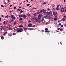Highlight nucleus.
I'll use <instances>...</instances> for the list:
<instances>
[{
    "label": "nucleus",
    "mask_w": 66,
    "mask_h": 66,
    "mask_svg": "<svg viewBox=\"0 0 66 66\" xmlns=\"http://www.w3.org/2000/svg\"><path fill=\"white\" fill-rule=\"evenodd\" d=\"M15 33H13V35H15Z\"/></svg>",
    "instance_id": "nucleus-46"
},
{
    "label": "nucleus",
    "mask_w": 66,
    "mask_h": 66,
    "mask_svg": "<svg viewBox=\"0 0 66 66\" xmlns=\"http://www.w3.org/2000/svg\"><path fill=\"white\" fill-rule=\"evenodd\" d=\"M59 26H61V23H59Z\"/></svg>",
    "instance_id": "nucleus-50"
},
{
    "label": "nucleus",
    "mask_w": 66,
    "mask_h": 66,
    "mask_svg": "<svg viewBox=\"0 0 66 66\" xmlns=\"http://www.w3.org/2000/svg\"><path fill=\"white\" fill-rule=\"evenodd\" d=\"M44 20V18H43V19H42V21H43Z\"/></svg>",
    "instance_id": "nucleus-48"
},
{
    "label": "nucleus",
    "mask_w": 66,
    "mask_h": 66,
    "mask_svg": "<svg viewBox=\"0 0 66 66\" xmlns=\"http://www.w3.org/2000/svg\"><path fill=\"white\" fill-rule=\"evenodd\" d=\"M23 12V11H22V10H21V11H20V13H22Z\"/></svg>",
    "instance_id": "nucleus-29"
},
{
    "label": "nucleus",
    "mask_w": 66,
    "mask_h": 66,
    "mask_svg": "<svg viewBox=\"0 0 66 66\" xmlns=\"http://www.w3.org/2000/svg\"><path fill=\"white\" fill-rule=\"evenodd\" d=\"M44 18H45V19H47V16H44Z\"/></svg>",
    "instance_id": "nucleus-23"
},
{
    "label": "nucleus",
    "mask_w": 66,
    "mask_h": 66,
    "mask_svg": "<svg viewBox=\"0 0 66 66\" xmlns=\"http://www.w3.org/2000/svg\"><path fill=\"white\" fill-rule=\"evenodd\" d=\"M65 2H66V0H64V3H65Z\"/></svg>",
    "instance_id": "nucleus-61"
},
{
    "label": "nucleus",
    "mask_w": 66,
    "mask_h": 66,
    "mask_svg": "<svg viewBox=\"0 0 66 66\" xmlns=\"http://www.w3.org/2000/svg\"><path fill=\"white\" fill-rule=\"evenodd\" d=\"M4 39V37L3 36H2V37H1V39L2 40H3Z\"/></svg>",
    "instance_id": "nucleus-13"
},
{
    "label": "nucleus",
    "mask_w": 66,
    "mask_h": 66,
    "mask_svg": "<svg viewBox=\"0 0 66 66\" xmlns=\"http://www.w3.org/2000/svg\"><path fill=\"white\" fill-rule=\"evenodd\" d=\"M35 20L36 22H37L38 21V18H35Z\"/></svg>",
    "instance_id": "nucleus-6"
},
{
    "label": "nucleus",
    "mask_w": 66,
    "mask_h": 66,
    "mask_svg": "<svg viewBox=\"0 0 66 66\" xmlns=\"http://www.w3.org/2000/svg\"><path fill=\"white\" fill-rule=\"evenodd\" d=\"M38 18L39 20H40V18L39 17H38Z\"/></svg>",
    "instance_id": "nucleus-47"
},
{
    "label": "nucleus",
    "mask_w": 66,
    "mask_h": 66,
    "mask_svg": "<svg viewBox=\"0 0 66 66\" xmlns=\"http://www.w3.org/2000/svg\"><path fill=\"white\" fill-rule=\"evenodd\" d=\"M61 27H63V25H61Z\"/></svg>",
    "instance_id": "nucleus-51"
},
{
    "label": "nucleus",
    "mask_w": 66,
    "mask_h": 66,
    "mask_svg": "<svg viewBox=\"0 0 66 66\" xmlns=\"http://www.w3.org/2000/svg\"><path fill=\"white\" fill-rule=\"evenodd\" d=\"M46 3L45 2H44V3H43V4L44 5V4H45Z\"/></svg>",
    "instance_id": "nucleus-45"
},
{
    "label": "nucleus",
    "mask_w": 66,
    "mask_h": 66,
    "mask_svg": "<svg viewBox=\"0 0 66 66\" xmlns=\"http://www.w3.org/2000/svg\"><path fill=\"white\" fill-rule=\"evenodd\" d=\"M14 15H12L11 16V19H12L14 17Z\"/></svg>",
    "instance_id": "nucleus-14"
},
{
    "label": "nucleus",
    "mask_w": 66,
    "mask_h": 66,
    "mask_svg": "<svg viewBox=\"0 0 66 66\" xmlns=\"http://www.w3.org/2000/svg\"><path fill=\"white\" fill-rule=\"evenodd\" d=\"M54 6L55 5H52V7H54Z\"/></svg>",
    "instance_id": "nucleus-44"
},
{
    "label": "nucleus",
    "mask_w": 66,
    "mask_h": 66,
    "mask_svg": "<svg viewBox=\"0 0 66 66\" xmlns=\"http://www.w3.org/2000/svg\"><path fill=\"white\" fill-rule=\"evenodd\" d=\"M9 3H10V1L9 0H7Z\"/></svg>",
    "instance_id": "nucleus-57"
},
{
    "label": "nucleus",
    "mask_w": 66,
    "mask_h": 66,
    "mask_svg": "<svg viewBox=\"0 0 66 66\" xmlns=\"http://www.w3.org/2000/svg\"><path fill=\"white\" fill-rule=\"evenodd\" d=\"M23 29L21 28H19L17 29V30H16V31L18 32H22Z\"/></svg>",
    "instance_id": "nucleus-1"
},
{
    "label": "nucleus",
    "mask_w": 66,
    "mask_h": 66,
    "mask_svg": "<svg viewBox=\"0 0 66 66\" xmlns=\"http://www.w3.org/2000/svg\"><path fill=\"white\" fill-rule=\"evenodd\" d=\"M16 24H17V22L16 21L14 22V26Z\"/></svg>",
    "instance_id": "nucleus-12"
},
{
    "label": "nucleus",
    "mask_w": 66,
    "mask_h": 66,
    "mask_svg": "<svg viewBox=\"0 0 66 66\" xmlns=\"http://www.w3.org/2000/svg\"><path fill=\"white\" fill-rule=\"evenodd\" d=\"M27 16H31V15H30L29 13H28L27 14Z\"/></svg>",
    "instance_id": "nucleus-19"
},
{
    "label": "nucleus",
    "mask_w": 66,
    "mask_h": 66,
    "mask_svg": "<svg viewBox=\"0 0 66 66\" xmlns=\"http://www.w3.org/2000/svg\"><path fill=\"white\" fill-rule=\"evenodd\" d=\"M16 7H14L13 9H16Z\"/></svg>",
    "instance_id": "nucleus-59"
},
{
    "label": "nucleus",
    "mask_w": 66,
    "mask_h": 66,
    "mask_svg": "<svg viewBox=\"0 0 66 66\" xmlns=\"http://www.w3.org/2000/svg\"><path fill=\"white\" fill-rule=\"evenodd\" d=\"M60 29V28H57V30H59Z\"/></svg>",
    "instance_id": "nucleus-60"
},
{
    "label": "nucleus",
    "mask_w": 66,
    "mask_h": 66,
    "mask_svg": "<svg viewBox=\"0 0 66 66\" xmlns=\"http://www.w3.org/2000/svg\"><path fill=\"white\" fill-rule=\"evenodd\" d=\"M23 15H19V18H20L23 17Z\"/></svg>",
    "instance_id": "nucleus-7"
},
{
    "label": "nucleus",
    "mask_w": 66,
    "mask_h": 66,
    "mask_svg": "<svg viewBox=\"0 0 66 66\" xmlns=\"http://www.w3.org/2000/svg\"><path fill=\"white\" fill-rule=\"evenodd\" d=\"M56 9L57 10V11H58L59 10V9L58 8H57V7H56Z\"/></svg>",
    "instance_id": "nucleus-21"
},
{
    "label": "nucleus",
    "mask_w": 66,
    "mask_h": 66,
    "mask_svg": "<svg viewBox=\"0 0 66 66\" xmlns=\"http://www.w3.org/2000/svg\"><path fill=\"white\" fill-rule=\"evenodd\" d=\"M44 15H46V16H47L48 15V13H47H47L45 12V13H44Z\"/></svg>",
    "instance_id": "nucleus-11"
},
{
    "label": "nucleus",
    "mask_w": 66,
    "mask_h": 66,
    "mask_svg": "<svg viewBox=\"0 0 66 66\" xmlns=\"http://www.w3.org/2000/svg\"><path fill=\"white\" fill-rule=\"evenodd\" d=\"M19 27H23V26L22 25H20L19 26Z\"/></svg>",
    "instance_id": "nucleus-37"
},
{
    "label": "nucleus",
    "mask_w": 66,
    "mask_h": 66,
    "mask_svg": "<svg viewBox=\"0 0 66 66\" xmlns=\"http://www.w3.org/2000/svg\"><path fill=\"white\" fill-rule=\"evenodd\" d=\"M55 18H57V16H55Z\"/></svg>",
    "instance_id": "nucleus-54"
},
{
    "label": "nucleus",
    "mask_w": 66,
    "mask_h": 66,
    "mask_svg": "<svg viewBox=\"0 0 66 66\" xmlns=\"http://www.w3.org/2000/svg\"><path fill=\"white\" fill-rule=\"evenodd\" d=\"M48 17V18H49V19H51V17L50 16H49Z\"/></svg>",
    "instance_id": "nucleus-49"
},
{
    "label": "nucleus",
    "mask_w": 66,
    "mask_h": 66,
    "mask_svg": "<svg viewBox=\"0 0 66 66\" xmlns=\"http://www.w3.org/2000/svg\"><path fill=\"white\" fill-rule=\"evenodd\" d=\"M7 27L6 26L4 25V27Z\"/></svg>",
    "instance_id": "nucleus-55"
},
{
    "label": "nucleus",
    "mask_w": 66,
    "mask_h": 66,
    "mask_svg": "<svg viewBox=\"0 0 66 66\" xmlns=\"http://www.w3.org/2000/svg\"><path fill=\"white\" fill-rule=\"evenodd\" d=\"M42 16V14H39L38 15V17H41Z\"/></svg>",
    "instance_id": "nucleus-18"
},
{
    "label": "nucleus",
    "mask_w": 66,
    "mask_h": 66,
    "mask_svg": "<svg viewBox=\"0 0 66 66\" xmlns=\"http://www.w3.org/2000/svg\"><path fill=\"white\" fill-rule=\"evenodd\" d=\"M47 10H48V11H49L50 10V9L48 8L47 9Z\"/></svg>",
    "instance_id": "nucleus-56"
},
{
    "label": "nucleus",
    "mask_w": 66,
    "mask_h": 66,
    "mask_svg": "<svg viewBox=\"0 0 66 66\" xmlns=\"http://www.w3.org/2000/svg\"><path fill=\"white\" fill-rule=\"evenodd\" d=\"M38 23H40L42 21L41 20H38Z\"/></svg>",
    "instance_id": "nucleus-17"
},
{
    "label": "nucleus",
    "mask_w": 66,
    "mask_h": 66,
    "mask_svg": "<svg viewBox=\"0 0 66 66\" xmlns=\"http://www.w3.org/2000/svg\"><path fill=\"white\" fill-rule=\"evenodd\" d=\"M30 5L29 4H27V6H29Z\"/></svg>",
    "instance_id": "nucleus-58"
},
{
    "label": "nucleus",
    "mask_w": 66,
    "mask_h": 66,
    "mask_svg": "<svg viewBox=\"0 0 66 66\" xmlns=\"http://www.w3.org/2000/svg\"><path fill=\"white\" fill-rule=\"evenodd\" d=\"M34 16H36L37 15V13H35L34 14Z\"/></svg>",
    "instance_id": "nucleus-15"
},
{
    "label": "nucleus",
    "mask_w": 66,
    "mask_h": 66,
    "mask_svg": "<svg viewBox=\"0 0 66 66\" xmlns=\"http://www.w3.org/2000/svg\"><path fill=\"white\" fill-rule=\"evenodd\" d=\"M62 20L63 21H65V19H64V18H63L62 19Z\"/></svg>",
    "instance_id": "nucleus-40"
},
{
    "label": "nucleus",
    "mask_w": 66,
    "mask_h": 66,
    "mask_svg": "<svg viewBox=\"0 0 66 66\" xmlns=\"http://www.w3.org/2000/svg\"><path fill=\"white\" fill-rule=\"evenodd\" d=\"M5 22H6V21H4V22H3L4 24H5Z\"/></svg>",
    "instance_id": "nucleus-38"
},
{
    "label": "nucleus",
    "mask_w": 66,
    "mask_h": 66,
    "mask_svg": "<svg viewBox=\"0 0 66 66\" xmlns=\"http://www.w3.org/2000/svg\"><path fill=\"white\" fill-rule=\"evenodd\" d=\"M48 15V16H51L52 15V12L51 11H50L49 12H47Z\"/></svg>",
    "instance_id": "nucleus-2"
},
{
    "label": "nucleus",
    "mask_w": 66,
    "mask_h": 66,
    "mask_svg": "<svg viewBox=\"0 0 66 66\" xmlns=\"http://www.w3.org/2000/svg\"><path fill=\"white\" fill-rule=\"evenodd\" d=\"M13 19H16L15 17H13L12 18Z\"/></svg>",
    "instance_id": "nucleus-28"
},
{
    "label": "nucleus",
    "mask_w": 66,
    "mask_h": 66,
    "mask_svg": "<svg viewBox=\"0 0 66 66\" xmlns=\"http://www.w3.org/2000/svg\"><path fill=\"white\" fill-rule=\"evenodd\" d=\"M63 12L64 13H65L66 12V9H65V10L64 11H63Z\"/></svg>",
    "instance_id": "nucleus-41"
},
{
    "label": "nucleus",
    "mask_w": 66,
    "mask_h": 66,
    "mask_svg": "<svg viewBox=\"0 0 66 66\" xmlns=\"http://www.w3.org/2000/svg\"><path fill=\"white\" fill-rule=\"evenodd\" d=\"M34 30V29L33 28H30L29 29V30Z\"/></svg>",
    "instance_id": "nucleus-16"
},
{
    "label": "nucleus",
    "mask_w": 66,
    "mask_h": 66,
    "mask_svg": "<svg viewBox=\"0 0 66 66\" xmlns=\"http://www.w3.org/2000/svg\"><path fill=\"white\" fill-rule=\"evenodd\" d=\"M9 15H7L6 16V17L7 18H9Z\"/></svg>",
    "instance_id": "nucleus-39"
},
{
    "label": "nucleus",
    "mask_w": 66,
    "mask_h": 66,
    "mask_svg": "<svg viewBox=\"0 0 66 66\" xmlns=\"http://www.w3.org/2000/svg\"><path fill=\"white\" fill-rule=\"evenodd\" d=\"M45 30H48V28H45Z\"/></svg>",
    "instance_id": "nucleus-32"
},
{
    "label": "nucleus",
    "mask_w": 66,
    "mask_h": 66,
    "mask_svg": "<svg viewBox=\"0 0 66 66\" xmlns=\"http://www.w3.org/2000/svg\"><path fill=\"white\" fill-rule=\"evenodd\" d=\"M49 32V31L48 30H45V32L46 33V32Z\"/></svg>",
    "instance_id": "nucleus-27"
},
{
    "label": "nucleus",
    "mask_w": 66,
    "mask_h": 66,
    "mask_svg": "<svg viewBox=\"0 0 66 66\" xmlns=\"http://www.w3.org/2000/svg\"><path fill=\"white\" fill-rule=\"evenodd\" d=\"M53 19H54L55 20H56L57 19V18H53Z\"/></svg>",
    "instance_id": "nucleus-30"
},
{
    "label": "nucleus",
    "mask_w": 66,
    "mask_h": 66,
    "mask_svg": "<svg viewBox=\"0 0 66 66\" xmlns=\"http://www.w3.org/2000/svg\"><path fill=\"white\" fill-rule=\"evenodd\" d=\"M35 27V24L34 25L32 26V27Z\"/></svg>",
    "instance_id": "nucleus-31"
},
{
    "label": "nucleus",
    "mask_w": 66,
    "mask_h": 66,
    "mask_svg": "<svg viewBox=\"0 0 66 66\" xmlns=\"http://www.w3.org/2000/svg\"><path fill=\"white\" fill-rule=\"evenodd\" d=\"M4 3L5 4H7V3L6 2H5V1H4Z\"/></svg>",
    "instance_id": "nucleus-52"
},
{
    "label": "nucleus",
    "mask_w": 66,
    "mask_h": 66,
    "mask_svg": "<svg viewBox=\"0 0 66 66\" xmlns=\"http://www.w3.org/2000/svg\"><path fill=\"white\" fill-rule=\"evenodd\" d=\"M7 34V32H5V33H4L3 34V35H6Z\"/></svg>",
    "instance_id": "nucleus-22"
},
{
    "label": "nucleus",
    "mask_w": 66,
    "mask_h": 66,
    "mask_svg": "<svg viewBox=\"0 0 66 66\" xmlns=\"http://www.w3.org/2000/svg\"><path fill=\"white\" fill-rule=\"evenodd\" d=\"M55 15L57 16V12H55Z\"/></svg>",
    "instance_id": "nucleus-24"
},
{
    "label": "nucleus",
    "mask_w": 66,
    "mask_h": 66,
    "mask_svg": "<svg viewBox=\"0 0 66 66\" xmlns=\"http://www.w3.org/2000/svg\"><path fill=\"white\" fill-rule=\"evenodd\" d=\"M28 22H31V21L29 20V21H28Z\"/></svg>",
    "instance_id": "nucleus-43"
},
{
    "label": "nucleus",
    "mask_w": 66,
    "mask_h": 66,
    "mask_svg": "<svg viewBox=\"0 0 66 66\" xmlns=\"http://www.w3.org/2000/svg\"><path fill=\"white\" fill-rule=\"evenodd\" d=\"M1 6L3 7H4L5 6H3V5H1Z\"/></svg>",
    "instance_id": "nucleus-35"
},
{
    "label": "nucleus",
    "mask_w": 66,
    "mask_h": 66,
    "mask_svg": "<svg viewBox=\"0 0 66 66\" xmlns=\"http://www.w3.org/2000/svg\"><path fill=\"white\" fill-rule=\"evenodd\" d=\"M64 8H62L61 9V11L62 12H63L64 11Z\"/></svg>",
    "instance_id": "nucleus-5"
},
{
    "label": "nucleus",
    "mask_w": 66,
    "mask_h": 66,
    "mask_svg": "<svg viewBox=\"0 0 66 66\" xmlns=\"http://www.w3.org/2000/svg\"><path fill=\"white\" fill-rule=\"evenodd\" d=\"M23 15V17H24V19H26V15L25 14H24Z\"/></svg>",
    "instance_id": "nucleus-9"
},
{
    "label": "nucleus",
    "mask_w": 66,
    "mask_h": 66,
    "mask_svg": "<svg viewBox=\"0 0 66 66\" xmlns=\"http://www.w3.org/2000/svg\"><path fill=\"white\" fill-rule=\"evenodd\" d=\"M63 17L64 18L66 19V15H64L63 16Z\"/></svg>",
    "instance_id": "nucleus-33"
},
{
    "label": "nucleus",
    "mask_w": 66,
    "mask_h": 66,
    "mask_svg": "<svg viewBox=\"0 0 66 66\" xmlns=\"http://www.w3.org/2000/svg\"><path fill=\"white\" fill-rule=\"evenodd\" d=\"M53 14L54 15H55V12H53Z\"/></svg>",
    "instance_id": "nucleus-36"
},
{
    "label": "nucleus",
    "mask_w": 66,
    "mask_h": 66,
    "mask_svg": "<svg viewBox=\"0 0 66 66\" xmlns=\"http://www.w3.org/2000/svg\"><path fill=\"white\" fill-rule=\"evenodd\" d=\"M52 10H55V8H53V9H52Z\"/></svg>",
    "instance_id": "nucleus-53"
},
{
    "label": "nucleus",
    "mask_w": 66,
    "mask_h": 66,
    "mask_svg": "<svg viewBox=\"0 0 66 66\" xmlns=\"http://www.w3.org/2000/svg\"><path fill=\"white\" fill-rule=\"evenodd\" d=\"M2 17H3V16H3V15H2Z\"/></svg>",
    "instance_id": "nucleus-64"
},
{
    "label": "nucleus",
    "mask_w": 66,
    "mask_h": 66,
    "mask_svg": "<svg viewBox=\"0 0 66 66\" xmlns=\"http://www.w3.org/2000/svg\"><path fill=\"white\" fill-rule=\"evenodd\" d=\"M32 24H29L28 25V27L29 28H31L32 27Z\"/></svg>",
    "instance_id": "nucleus-4"
},
{
    "label": "nucleus",
    "mask_w": 66,
    "mask_h": 66,
    "mask_svg": "<svg viewBox=\"0 0 66 66\" xmlns=\"http://www.w3.org/2000/svg\"><path fill=\"white\" fill-rule=\"evenodd\" d=\"M64 26L65 27H66V24H64Z\"/></svg>",
    "instance_id": "nucleus-63"
},
{
    "label": "nucleus",
    "mask_w": 66,
    "mask_h": 66,
    "mask_svg": "<svg viewBox=\"0 0 66 66\" xmlns=\"http://www.w3.org/2000/svg\"><path fill=\"white\" fill-rule=\"evenodd\" d=\"M20 10H21L20 9H18L17 11H20Z\"/></svg>",
    "instance_id": "nucleus-26"
},
{
    "label": "nucleus",
    "mask_w": 66,
    "mask_h": 66,
    "mask_svg": "<svg viewBox=\"0 0 66 66\" xmlns=\"http://www.w3.org/2000/svg\"><path fill=\"white\" fill-rule=\"evenodd\" d=\"M9 12H10V13H11L12 12V11H10Z\"/></svg>",
    "instance_id": "nucleus-62"
},
{
    "label": "nucleus",
    "mask_w": 66,
    "mask_h": 66,
    "mask_svg": "<svg viewBox=\"0 0 66 66\" xmlns=\"http://www.w3.org/2000/svg\"><path fill=\"white\" fill-rule=\"evenodd\" d=\"M42 11H43V13H45L46 12V11L45 10H42Z\"/></svg>",
    "instance_id": "nucleus-8"
},
{
    "label": "nucleus",
    "mask_w": 66,
    "mask_h": 66,
    "mask_svg": "<svg viewBox=\"0 0 66 66\" xmlns=\"http://www.w3.org/2000/svg\"><path fill=\"white\" fill-rule=\"evenodd\" d=\"M9 30H10L11 29V28L10 27H9Z\"/></svg>",
    "instance_id": "nucleus-42"
},
{
    "label": "nucleus",
    "mask_w": 66,
    "mask_h": 66,
    "mask_svg": "<svg viewBox=\"0 0 66 66\" xmlns=\"http://www.w3.org/2000/svg\"><path fill=\"white\" fill-rule=\"evenodd\" d=\"M23 20V19L22 18H20L19 20L20 21H22Z\"/></svg>",
    "instance_id": "nucleus-20"
},
{
    "label": "nucleus",
    "mask_w": 66,
    "mask_h": 66,
    "mask_svg": "<svg viewBox=\"0 0 66 66\" xmlns=\"http://www.w3.org/2000/svg\"><path fill=\"white\" fill-rule=\"evenodd\" d=\"M60 30L61 31H62L63 30V29L62 28H61L60 29Z\"/></svg>",
    "instance_id": "nucleus-25"
},
{
    "label": "nucleus",
    "mask_w": 66,
    "mask_h": 66,
    "mask_svg": "<svg viewBox=\"0 0 66 66\" xmlns=\"http://www.w3.org/2000/svg\"><path fill=\"white\" fill-rule=\"evenodd\" d=\"M23 29L24 30H27L28 29V28H26V27H23Z\"/></svg>",
    "instance_id": "nucleus-10"
},
{
    "label": "nucleus",
    "mask_w": 66,
    "mask_h": 66,
    "mask_svg": "<svg viewBox=\"0 0 66 66\" xmlns=\"http://www.w3.org/2000/svg\"><path fill=\"white\" fill-rule=\"evenodd\" d=\"M42 10L41 11H38V12H37V13L38 14H40L42 13Z\"/></svg>",
    "instance_id": "nucleus-3"
},
{
    "label": "nucleus",
    "mask_w": 66,
    "mask_h": 66,
    "mask_svg": "<svg viewBox=\"0 0 66 66\" xmlns=\"http://www.w3.org/2000/svg\"><path fill=\"white\" fill-rule=\"evenodd\" d=\"M14 21V20L12 19L11 20V21H10V22H12V21Z\"/></svg>",
    "instance_id": "nucleus-34"
}]
</instances>
